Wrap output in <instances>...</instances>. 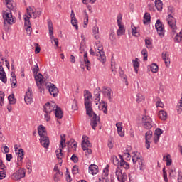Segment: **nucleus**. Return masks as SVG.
I'll return each instance as SVG.
<instances>
[{
  "label": "nucleus",
  "mask_w": 182,
  "mask_h": 182,
  "mask_svg": "<svg viewBox=\"0 0 182 182\" xmlns=\"http://www.w3.org/2000/svg\"><path fill=\"white\" fill-rule=\"evenodd\" d=\"M145 45L147 49H153V43H151V41H150V39H145Z\"/></svg>",
  "instance_id": "obj_38"
},
{
  "label": "nucleus",
  "mask_w": 182,
  "mask_h": 182,
  "mask_svg": "<svg viewBox=\"0 0 182 182\" xmlns=\"http://www.w3.org/2000/svg\"><path fill=\"white\" fill-rule=\"evenodd\" d=\"M122 122H117L116 124V127L117 129V132L119 136H120V137H124V131H123V128L122 127Z\"/></svg>",
  "instance_id": "obj_22"
},
{
  "label": "nucleus",
  "mask_w": 182,
  "mask_h": 182,
  "mask_svg": "<svg viewBox=\"0 0 182 182\" xmlns=\"http://www.w3.org/2000/svg\"><path fill=\"white\" fill-rule=\"evenodd\" d=\"M176 109L178 114H181L182 112V107L180 105H177Z\"/></svg>",
  "instance_id": "obj_61"
},
{
  "label": "nucleus",
  "mask_w": 182,
  "mask_h": 182,
  "mask_svg": "<svg viewBox=\"0 0 182 182\" xmlns=\"http://www.w3.org/2000/svg\"><path fill=\"white\" fill-rule=\"evenodd\" d=\"M181 39H182V37L178 36V34H176V36H175V42L180 43L181 42Z\"/></svg>",
  "instance_id": "obj_60"
},
{
  "label": "nucleus",
  "mask_w": 182,
  "mask_h": 182,
  "mask_svg": "<svg viewBox=\"0 0 182 182\" xmlns=\"http://www.w3.org/2000/svg\"><path fill=\"white\" fill-rule=\"evenodd\" d=\"M3 18L4 19V25L7 23L8 25H12V23H15V20H14L11 11H4L3 13Z\"/></svg>",
  "instance_id": "obj_7"
},
{
  "label": "nucleus",
  "mask_w": 182,
  "mask_h": 182,
  "mask_svg": "<svg viewBox=\"0 0 182 182\" xmlns=\"http://www.w3.org/2000/svg\"><path fill=\"white\" fill-rule=\"evenodd\" d=\"M151 16H150V13H145L144 16V25H146L147 23V22H150V19H151Z\"/></svg>",
  "instance_id": "obj_39"
},
{
  "label": "nucleus",
  "mask_w": 182,
  "mask_h": 182,
  "mask_svg": "<svg viewBox=\"0 0 182 182\" xmlns=\"http://www.w3.org/2000/svg\"><path fill=\"white\" fill-rule=\"evenodd\" d=\"M82 149L84 151H86L85 156H87V154H92V149H89L86 145H82Z\"/></svg>",
  "instance_id": "obj_42"
},
{
  "label": "nucleus",
  "mask_w": 182,
  "mask_h": 182,
  "mask_svg": "<svg viewBox=\"0 0 182 182\" xmlns=\"http://www.w3.org/2000/svg\"><path fill=\"white\" fill-rule=\"evenodd\" d=\"M24 100L26 105H31L33 102L32 98V88L28 87V91L26 92V96L24 97Z\"/></svg>",
  "instance_id": "obj_14"
},
{
  "label": "nucleus",
  "mask_w": 182,
  "mask_h": 182,
  "mask_svg": "<svg viewBox=\"0 0 182 182\" xmlns=\"http://www.w3.org/2000/svg\"><path fill=\"white\" fill-rule=\"evenodd\" d=\"M155 28L159 36H164V28L163 27V24L161 23V21H160V19L156 21Z\"/></svg>",
  "instance_id": "obj_13"
},
{
  "label": "nucleus",
  "mask_w": 182,
  "mask_h": 182,
  "mask_svg": "<svg viewBox=\"0 0 182 182\" xmlns=\"http://www.w3.org/2000/svg\"><path fill=\"white\" fill-rule=\"evenodd\" d=\"M38 132L40 136V143L45 149H49V136L46 132V128L43 125H40L38 127Z\"/></svg>",
  "instance_id": "obj_2"
},
{
  "label": "nucleus",
  "mask_w": 182,
  "mask_h": 182,
  "mask_svg": "<svg viewBox=\"0 0 182 182\" xmlns=\"http://www.w3.org/2000/svg\"><path fill=\"white\" fill-rule=\"evenodd\" d=\"M162 59L164 60L166 66L170 65V54L168 52L166 51L162 53Z\"/></svg>",
  "instance_id": "obj_21"
},
{
  "label": "nucleus",
  "mask_w": 182,
  "mask_h": 182,
  "mask_svg": "<svg viewBox=\"0 0 182 182\" xmlns=\"http://www.w3.org/2000/svg\"><path fill=\"white\" fill-rule=\"evenodd\" d=\"M100 103L102 105V110H103V113L107 114V103L104 100H101Z\"/></svg>",
  "instance_id": "obj_35"
},
{
  "label": "nucleus",
  "mask_w": 182,
  "mask_h": 182,
  "mask_svg": "<svg viewBox=\"0 0 182 182\" xmlns=\"http://www.w3.org/2000/svg\"><path fill=\"white\" fill-rule=\"evenodd\" d=\"M152 136H153V132L149 130L146 132V133L145 134V140L146 141H149V140H150V139H151Z\"/></svg>",
  "instance_id": "obj_41"
},
{
  "label": "nucleus",
  "mask_w": 182,
  "mask_h": 182,
  "mask_svg": "<svg viewBox=\"0 0 182 182\" xmlns=\"http://www.w3.org/2000/svg\"><path fill=\"white\" fill-rule=\"evenodd\" d=\"M155 6H156L157 11H162L163 1H161V0H156L155 1Z\"/></svg>",
  "instance_id": "obj_33"
},
{
  "label": "nucleus",
  "mask_w": 182,
  "mask_h": 182,
  "mask_svg": "<svg viewBox=\"0 0 182 182\" xmlns=\"http://www.w3.org/2000/svg\"><path fill=\"white\" fill-rule=\"evenodd\" d=\"M119 76L122 77L126 83V86L129 85V83L127 82V77L123 75V70H121V72H119Z\"/></svg>",
  "instance_id": "obj_48"
},
{
  "label": "nucleus",
  "mask_w": 182,
  "mask_h": 182,
  "mask_svg": "<svg viewBox=\"0 0 182 182\" xmlns=\"http://www.w3.org/2000/svg\"><path fill=\"white\" fill-rule=\"evenodd\" d=\"M70 160H72V161H73V163H77V161H79V159L75 154L72 155Z\"/></svg>",
  "instance_id": "obj_55"
},
{
  "label": "nucleus",
  "mask_w": 182,
  "mask_h": 182,
  "mask_svg": "<svg viewBox=\"0 0 182 182\" xmlns=\"http://www.w3.org/2000/svg\"><path fill=\"white\" fill-rule=\"evenodd\" d=\"M95 102H96V105H97V102H100V93L97 92V94H95Z\"/></svg>",
  "instance_id": "obj_57"
},
{
  "label": "nucleus",
  "mask_w": 182,
  "mask_h": 182,
  "mask_svg": "<svg viewBox=\"0 0 182 182\" xmlns=\"http://www.w3.org/2000/svg\"><path fill=\"white\" fill-rule=\"evenodd\" d=\"M92 33L94 35H97L99 33V27L95 26L92 28Z\"/></svg>",
  "instance_id": "obj_56"
},
{
  "label": "nucleus",
  "mask_w": 182,
  "mask_h": 182,
  "mask_svg": "<svg viewBox=\"0 0 182 182\" xmlns=\"http://www.w3.org/2000/svg\"><path fill=\"white\" fill-rule=\"evenodd\" d=\"M57 159H60V160H62V156H63V154L62 153V149H60L59 151H55Z\"/></svg>",
  "instance_id": "obj_49"
},
{
  "label": "nucleus",
  "mask_w": 182,
  "mask_h": 182,
  "mask_svg": "<svg viewBox=\"0 0 182 182\" xmlns=\"http://www.w3.org/2000/svg\"><path fill=\"white\" fill-rule=\"evenodd\" d=\"M82 146H87V147H92V144L89 141V137L86 136H82Z\"/></svg>",
  "instance_id": "obj_26"
},
{
  "label": "nucleus",
  "mask_w": 182,
  "mask_h": 182,
  "mask_svg": "<svg viewBox=\"0 0 182 182\" xmlns=\"http://www.w3.org/2000/svg\"><path fill=\"white\" fill-rule=\"evenodd\" d=\"M161 134H163V130H161V129L160 128H157L156 130H155V132H154V136H161Z\"/></svg>",
  "instance_id": "obj_50"
},
{
  "label": "nucleus",
  "mask_w": 182,
  "mask_h": 182,
  "mask_svg": "<svg viewBox=\"0 0 182 182\" xmlns=\"http://www.w3.org/2000/svg\"><path fill=\"white\" fill-rule=\"evenodd\" d=\"M132 33L133 36H139L140 35V33L137 32V28L134 27V26H132Z\"/></svg>",
  "instance_id": "obj_47"
},
{
  "label": "nucleus",
  "mask_w": 182,
  "mask_h": 182,
  "mask_svg": "<svg viewBox=\"0 0 182 182\" xmlns=\"http://www.w3.org/2000/svg\"><path fill=\"white\" fill-rule=\"evenodd\" d=\"M35 77V80L36 82V85L38 87V89L41 90V93H42V90H43V88H42L41 85H43V75H42V73H38L36 75H34Z\"/></svg>",
  "instance_id": "obj_12"
},
{
  "label": "nucleus",
  "mask_w": 182,
  "mask_h": 182,
  "mask_svg": "<svg viewBox=\"0 0 182 182\" xmlns=\"http://www.w3.org/2000/svg\"><path fill=\"white\" fill-rule=\"evenodd\" d=\"M102 94L105 97H107L109 102H112V88L103 87L102 90Z\"/></svg>",
  "instance_id": "obj_18"
},
{
  "label": "nucleus",
  "mask_w": 182,
  "mask_h": 182,
  "mask_svg": "<svg viewBox=\"0 0 182 182\" xmlns=\"http://www.w3.org/2000/svg\"><path fill=\"white\" fill-rule=\"evenodd\" d=\"M70 61L71 63H75V62H76V58H75L73 55H71L70 57Z\"/></svg>",
  "instance_id": "obj_64"
},
{
  "label": "nucleus",
  "mask_w": 182,
  "mask_h": 182,
  "mask_svg": "<svg viewBox=\"0 0 182 182\" xmlns=\"http://www.w3.org/2000/svg\"><path fill=\"white\" fill-rule=\"evenodd\" d=\"M25 174H26V169L23 168L13 173L11 177L13 180H21V178H23L25 177Z\"/></svg>",
  "instance_id": "obj_10"
},
{
  "label": "nucleus",
  "mask_w": 182,
  "mask_h": 182,
  "mask_svg": "<svg viewBox=\"0 0 182 182\" xmlns=\"http://www.w3.org/2000/svg\"><path fill=\"white\" fill-rule=\"evenodd\" d=\"M0 80H1L3 83H6V82H8V80L6 79V73L2 65H0Z\"/></svg>",
  "instance_id": "obj_19"
},
{
  "label": "nucleus",
  "mask_w": 182,
  "mask_h": 182,
  "mask_svg": "<svg viewBox=\"0 0 182 182\" xmlns=\"http://www.w3.org/2000/svg\"><path fill=\"white\" fill-rule=\"evenodd\" d=\"M159 117L161 120H167V112L164 110H161L159 112Z\"/></svg>",
  "instance_id": "obj_32"
},
{
  "label": "nucleus",
  "mask_w": 182,
  "mask_h": 182,
  "mask_svg": "<svg viewBox=\"0 0 182 182\" xmlns=\"http://www.w3.org/2000/svg\"><path fill=\"white\" fill-rule=\"evenodd\" d=\"M84 97V105L85 106L86 113L87 116L92 117L91 119L90 125L93 130H96V126H97V124H100V117L93 112V109L92 108V93L88 90H85Z\"/></svg>",
  "instance_id": "obj_1"
},
{
  "label": "nucleus",
  "mask_w": 182,
  "mask_h": 182,
  "mask_svg": "<svg viewBox=\"0 0 182 182\" xmlns=\"http://www.w3.org/2000/svg\"><path fill=\"white\" fill-rule=\"evenodd\" d=\"M84 63H85L87 70H90V69H92V68H90V61L89 60V58H87V52L84 53Z\"/></svg>",
  "instance_id": "obj_24"
},
{
  "label": "nucleus",
  "mask_w": 182,
  "mask_h": 182,
  "mask_svg": "<svg viewBox=\"0 0 182 182\" xmlns=\"http://www.w3.org/2000/svg\"><path fill=\"white\" fill-rule=\"evenodd\" d=\"M48 31H49V36L50 38L53 40L54 36H53V24L51 22H48Z\"/></svg>",
  "instance_id": "obj_27"
},
{
  "label": "nucleus",
  "mask_w": 182,
  "mask_h": 182,
  "mask_svg": "<svg viewBox=\"0 0 182 182\" xmlns=\"http://www.w3.org/2000/svg\"><path fill=\"white\" fill-rule=\"evenodd\" d=\"M112 161L114 166H119V158L117 156L113 155L112 156Z\"/></svg>",
  "instance_id": "obj_45"
},
{
  "label": "nucleus",
  "mask_w": 182,
  "mask_h": 182,
  "mask_svg": "<svg viewBox=\"0 0 182 182\" xmlns=\"http://www.w3.org/2000/svg\"><path fill=\"white\" fill-rule=\"evenodd\" d=\"M17 154H18V158H17L18 161H22L25 156V152L23 151V150L22 149H20Z\"/></svg>",
  "instance_id": "obj_31"
},
{
  "label": "nucleus",
  "mask_w": 182,
  "mask_h": 182,
  "mask_svg": "<svg viewBox=\"0 0 182 182\" xmlns=\"http://www.w3.org/2000/svg\"><path fill=\"white\" fill-rule=\"evenodd\" d=\"M71 25L76 29V31H78L79 26L77 25V19H76V16H75V12L73 10L71 11Z\"/></svg>",
  "instance_id": "obj_17"
},
{
  "label": "nucleus",
  "mask_w": 182,
  "mask_h": 182,
  "mask_svg": "<svg viewBox=\"0 0 182 182\" xmlns=\"http://www.w3.org/2000/svg\"><path fill=\"white\" fill-rule=\"evenodd\" d=\"M6 1V5L10 11L14 10V1L12 0H5Z\"/></svg>",
  "instance_id": "obj_36"
},
{
  "label": "nucleus",
  "mask_w": 182,
  "mask_h": 182,
  "mask_svg": "<svg viewBox=\"0 0 182 182\" xmlns=\"http://www.w3.org/2000/svg\"><path fill=\"white\" fill-rule=\"evenodd\" d=\"M27 14L29 15L28 18H33V19H36L38 16H41L42 14L41 9H33L32 7L27 8Z\"/></svg>",
  "instance_id": "obj_6"
},
{
  "label": "nucleus",
  "mask_w": 182,
  "mask_h": 182,
  "mask_svg": "<svg viewBox=\"0 0 182 182\" xmlns=\"http://www.w3.org/2000/svg\"><path fill=\"white\" fill-rule=\"evenodd\" d=\"M55 115L57 119H62L63 117V112L60 109V107H58V106L55 107Z\"/></svg>",
  "instance_id": "obj_23"
},
{
  "label": "nucleus",
  "mask_w": 182,
  "mask_h": 182,
  "mask_svg": "<svg viewBox=\"0 0 182 182\" xmlns=\"http://www.w3.org/2000/svg\"><path fill=\"white\" fill-rule=\"evenodd\" d=\"M68 147H69V149L74 147L75 150H76V147H77V143L75 141V139H71L70 141L68 142Z\"/></svg>",
  "instance_id": "obj_30"
},
{
  "label": "nucleus",
  "mask_w": 182,
  "mask_h": 182,
  "mask_svg": "<svg viewBox=\"0 0 182 182\" xmlns=\"http://www.w3.org/2000/svg\"><path fill=\"white\" fill-rule=\"evenodd\" d=\"M33 72L34 75H38V73L39 72V66H38V63H36V65L34 66Z\"/></svg>",
  "instance_id": "obj_53"
},
{
  "label": "nucleus",
  "mask_w": 182,
  "mask_h": 182,
  "mask_svg": "<svg viewBox=\"0 0 182 182\" xmlns=\"http://www.w3.org/2000/svg\"><path fill=\"white\" fill-rule=\"evenodd\" d=\"M48 91L50 92V95H52L54 97H56V96H58V94L59 93L58 87H56L55 84L48 85Z\"/></svg>",
  "instance_id": "obj_16"
},
{
  "label": "nucleus",
  "mask_w": 182,
  "mask_h": 182,
  "mask_svg": "<svg viewBox=\"0 0 182 182\" xmlns=\"http://www.w3.org/2000/svg\"><path fill=\"white\" fill-rule=\"evenodd\" d=\"M141 54L144 55V60H147V50L143 49L141 51Z\"/></svg>",
  "instance_id": "obj_54"
},
{
  "label": "nucleus",
  "mask_w": 182,
  "mask_h": 182,
  "mask_svg": "<svg viewBox=\"0 0 182 182\" xmlns=\"http://www.w3.org/2000/svg\"><path fill=\"white\" fill-rule=\"evenodd\" d=\"M151 70L153 73H157L159 72V66L156 63L151 65Z\"/></svg>",
  "instance_id": "obj_40"
},
{
  "label": "nucleus",
  "mask_w": 182,
  "mask_h": 182,
  "mask_svg": "<svg viewBox=\"0 0 182 182\" xmlns=\"http://www.w3.org/2000/svg\"><path fill=\"white\" fill-rule=\"evenodd\" d=\"M119 29L117 31V34L118 36H122V35H124V32H126V30H124V26L122 25V23L118 24Z\"/></svg>",
  "instance_id": "obj_25"
},
{
  "label": "nucleus",
  "mask_w": 182,
  "mask_h": 182,
  "mask_svg": "<svg viewBox=\"0 0 182 182\" xmlns=\"http://www.w3.org/2000/svg\"><path fill=\"white\" fill-rule=\"evenodd\" d=\"M65 143H66V135L64 134H62L60 135V148L61 147L62 149H65V147H66V144H65Z\"/></svg>",
  "instance_id": "obj_28"
},
{
  "label": "nucleus",
  "mask_w": 182,
  "mask_h": 182,
  "mask_svg": "<svg viewBox=\"0 0 182 182\" xmlns=\"http://www.w3.org/2000/svg\"><path fill=\"white\" fill-rule=\"evenodd\" d=\"M164 159H166V166H171V163H173V161L170 159V154L166 155V156H164Z\"/></svg>",
  "instance_id": "obj_46"
},
{
  "label": "nucleus",
  "mask_w": 182,
  "mask_h": 182,
  "mask_svg": "<svg viewBox=\"0 0 182 182\" xmlns=\"http://www.w3.org/2000/svg\"><path fill=\"white\" fill-rule=\"evenodd\" d=\"M55 109H56V104H55V102H53L51 104L49 103V102H47L46 104V105L44 106L45 113H50V114Z\"/></svg>",
  "instance_id": "obj_15"
},
{
  "label": "nucleus",
  "mask_w": 182,
  "mask_h": 182,
  "mask_svg": "<svg viewBox=\"0 0 182 182\" xmlns=\"http://www.w3.org/2000/svg\"><path fill=\"white\" fill-rule=\"evenodd\" d=\"M133 66L136 73H139V66H140V63H139V58H136L132 60Z\"/></svg>",
  "instance_id": "obj_29"
},
{
  "label": "nucleus",
  "mask_w": 182,
  "mask_h": 182,
  "mask_svg": "<svg viewBox=\"0 0 182 182\" xmlns=\"http://www.w3.org/2000/svg\"><path fill=\"white\" fill-rule=\"evenodd\" d=\"M141 124L144 129H146V130H150L154 127V122H153V119H151V117L147 115H144L142 117Z\"/></svg>",
  "instance_id": "obj_5"
},
{
  "label": "nucleus",
  "mask_w": 182,
  "mask_h": 182,
  "mask_svg": "<svg viewBox=\"0 0 182 182\" xmlns=\"http://www.w3.org/2000/svg\"><path fill=\"white\" fill-rule=\"evenodd\" d=\"M119 164L121 167H124L126 170H129L130 168V165L123 159H121Z\"/></svg>",
  "instance_id": "obj_34"
},
{
  "label": "nucleus",
  "mask_w": 182,
  "mask_h": 182,
  "mask_svg": "<svg viewBox=\"0 0 182 182\" xmlns=\"http://www.w3.org/2000/svg\"><path fill=\"white\" fill-rule=\"evenodd\" d=\"M95 49L98 50V54H96V56L99 57V60L102 63L106 62V55L105 54V51L103 50V46L102 45L100 41H97L96 45L95 46Z\"/></svg>",
  "instance_id": "obj_4"
},
{
  "label": "nucleus",
  "mask_w": 182,
  "mask_h": 182,
  "mask_svg": "<svg viewBox=\"0 0 182 182\" xmlns=\"http://www.w3.org/2000/svg\"><path fill=\"white\" fill-rule=\"evenodd\" d=\"M144 96H143L141 94L136 95V102H137V103L144 102Z\"/></svg>",
  "instance_id": "obj_43"
},
{
  "label": "nucleus",
  "mask_w": 182,
  "mask_h": 182,
  "mask_svg": "<svg viewBox=\"0 0 182 182\" xmlns=\"http://www.w3.org/2000/svg\"><path fill=\"white\" fill-rule=\"evenodd\" d=\"M0 168L1 170H6V166L4 164V162L0 159Z\"/></svg>",
  "instance_id": "obj_59"
},
{
  "label": "nucleus",
  "mask_w": 182,
  "mask_h": 182,
  "mask_svg": "<svg viewBox=\"0 0 182 182\" xmlns=\"http://www.w3.org/2000/svg\"><path fill=\"white\" fill-rule=\"evenodd\" d=\"M31 17L29 16L25 15L24 16V26L25 29L27 32V35L31 36V33H32V24H31Z\"/></svg>",
  "instance_id": "obj_9"
},
{
  "label": "nucleus",
  "mask_w": 182,
  "mask_h": 182,
  "mask_svg": "<svg viewBox=\"0 0 182 182\" xmlns=\"http://www.w3.org/2000/svg\"><path fill=\"white\" fill-rule=\"evenodd\" d=\"M176 11V9L174 7L169 6L168 7V18L167 22L169 25L170 28L172 29V32H176L177 30V26H176V18L173 17L172 14H174Z\"/></svg>",
  "instance_id": "obj_3"
},
{
  "label": "nucleus",
  "mask_w": 182,
  "mask_h": 182,
  "mask_svg": "<svg viewBox=\"0 0 182 182\" xmlns=\"http://www.w3.org/2000/svg\"><path fill=\"white\" fill-rule=\"evenodd\" d=\"M6 177V172H5V170H2L0 171V180H4Z\"/></svg>",
  "instance_id": "obj_52"
},
{
  "label": "nucleus",
  "mask_w": 182,
  "mask_h": 182,
  "mask_svg": "<svg viewBox=\"0 0 182 182\" xmlns=\"http://www.w3.org/2000/svg\"><path fill=\"white\" fill-rule=\"evenodd\" d=\"M8 100L10 105H15V103H16V99H15V95H14V94H11L8 97Z\"/></svg>",
  "instance_id": "obj_37"
},
{
  "label": "nucleus",
  "mask_w": 182,
  "mask_h": 182,
  "mask_svg": "<svg viewBox=\"0 0 182 182\" xmlns=\"http://www.w3.org/2000/svg\"><path fill=\"white\" fill-rule=\"evenodd\" d=\"M10 82L11 85V87L13 89H15L16 87V83H18V81L16 80V78H10Z\"/></svg>",
  "instance_id": "obj_44"
},
{
  "label": "nucleus",
  "mask_w": 182,
  "mask_h": 182,
  "mask_svg": "<svg viewBox=\"0 0 182 182\" xmlns=\"http://www.w3.org/2000/svg\"><path fill=\"white\" fill-rule=\"evenodd\" d=\"M156 107H164V104L161 101H158L156 103Z\"/></svg>",
  "instance_id": "obj_62"
},
{
  "label": "nucleus",
  "mask_w": 182,
  "mask_h": 182,
  "mask_svg": "<svg viewBox=\"0 0 182 182\" xmlns=\"http://www.w3.org/2000/svg\"><path fill=\"white\" fill-rule=\"evenodd\" d=\"M115 176L119 182H125L127 181V173L123 172V170L119 168V166L116 169Z\"/></svg>",
  "instance_id": "obj_8"
},
{
  "label": "nucleus",
  "mask_w": 182,
  "mask_h": 182,
  "mask_svg": "<svg viewBox=\"0 0 182 182\" xmlns=\"http://www.w3.org/2000/svg\"><path fill=\"white\" fill-rule=\"evenodd\" d=\"M132 161L134 164H136V163H139V170L143 171L145 168L144 164H143V161L141 159L139 156H137V154L136 152L132 153Z\"/></svg>",
  "instance_id": "obj_11"
},
{
  "label": "nucleus",
  "mask_w": 182,
  "mask_h": 182,
  "mask_svg": "<svg viewBox=\"0 0 182 182\" xmlns=\"http://www.w3.org/2000/svg\"><path fill=\"white\" fill-rule=\"evenodd\" d=\"M89 173L92 176H95V174H97V173H99V166L95 164L90 165Z\"/></svg>",
  "instance_id": "obj_20"
},
{
  "label": "nucleus",
  "mask_w": 182,
  "mask_h": 182,
  "mask_svg": "<svg viewBox=\"0 0 182 182\" xmlns=\"http://www.w3.org/2000/svg\"><path fill=\"white\" fill-rule=\"evenodd\" d=\"M163 176L165 182H168V178H167V171H166V168H163Z\"/></svg>",
  "instance_id": "obj_51"
},
{
  "label": "nucleus",
  "mask_w": 182,
  "mask_h": 182,
  "mask_svg": "<svg viewBox=\"0 0 182 182\" xmlns=\"http://www.w3.org/2000/svg\"><path fill=\"white\" fill-rule=\"evenodd\" d=\"M59 180H60V176H59V173L56 172V173L54 175V181L58 182Z\"/></svg>",
  "instance_id": "obj_58"
},
{
  "label": "nucleus",
  "mask_w": 182,
  "mask_h": 182,
  "mask_svg": "<svg viewBox=\"0 0 182 182\" xmlns=\"http://www.w3.org/2000/svg\"><path fill=\"white\" fill-rule=\"evenodd\" d=\"M5 97V93L4 92L0 91V102H4V99Z\"/></svg>",
  "instance_id": "obj_63"
}]
</instances>
